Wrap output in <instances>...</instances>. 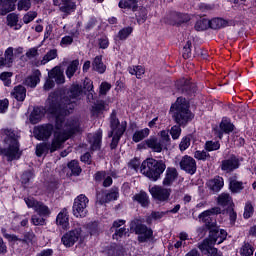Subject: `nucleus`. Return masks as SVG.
I'll use <instances>...</instances> for the list:
<instances>
[{"instance_id":"obj_1","label":"nucleus","mask_w":256,"mask_h":256,"mask_svg":"<svg viewBox=\"0 0 256 256\" xmlns=\"http://www.w3.org/2000/svg\"><path fill=\"white\" fill-rule=\"evenodd\" d=\"M83 93V89L80 85H74L70 88L67 96H59L58 93H52L49 95L46 101V109L51 115L58 117H65V115H71L73 109H75V99Z\"/></svg>"},{"instance_id":"obj_2","label":"nucleus","mask_w":256,"mask_h":256,"mask_svg":"<svg viewBox=\"0 0 256 256\" xmlns=\"http://www.w3.org/2000/svg\"><path fill=\"white\" fill-rule=\"evenodd\" d=\"M79 131V120H68L65 122V117L56 116V124L54 131V139L50 144V153H55L57 149L61 148V145L71 137V135Z\"/></svg>"},{"instance_id":"obj_3","label":"nucleus","mask_w":256,"mask_h":256,"mask_svg":"<svg viewBox=\"0 0 256 256\" xmlns=\"http://www.w3.org/2000/svg\"><path fill=\"white\" fill-rule=\"evenodd\" d=\"M221 214V208L214 207L210 210H206L199 215V219H202L203 223L207 229H209V237L204 240V243H208L209 245H215L217 243L219 245V228H217V222L211 219V215H219Z\"/></svg>"},{"instance_id":"obj_4","label":"nucleus","mask_w":256,"mask_h":256,"mask_svg":"<svg viewBox=\"0 0 256 256\" xmlns=\"http://www.w3.org/2000/svg\"><path fill=\"white\" fill-rule=\"evenodd\" d=\"M165 169H167L165 161L148 158L142 162L140 173L148 177L151 181H159L161 174L165 173Z\"/></svg>"},{"instance_id":"obj_5","label":"nucleus","mask_w":256,"mask_h":256,"mask_svg":"<svg viewBox=\"0 0 256 256\" xmlns=\"http://www.w3.org/2000/svg\"><path fill=\"white\" fill-rule=\"evenodd\" d=\"M170 111L174 112L172 117L180 127H185L187 123L193 121V113L189 110V104L185 98H178L171 106Z\"/></svg>"},{"instance_id":"obj_6","label":"nucleus","mask_w":256,"mask_h":256,"mask_svg":"<svg viewBox=\"0 0 256 256\" xmlns=\"http://www.w3.org/2000/svg\"><path fill=\"white\" fill-rule=\"evenodd\" d=\"M4 135H6L4 141L7 148L1 150L2 155L7 157L8 161H15V159H19L21 157V151H19V141L17 140V136L15 132L9 129L2 130Z\"/></svg>"},{"instance_id":"obj_7","label":"nucleus","mask_w":256,"mask_h":256,"mask_svg":"<svg viewBox=\"0 0 256 256\" xmlns=\"http://www.w3.org/2000/svg\"><path fill=\"white\" fill-rule=\"evenodd\" d=\"M130 231L138 235L139 243H146L153 237V230L141 223L139 219H134L130 222Z\"/></svg>"},{"instance_id":"obj_8","label":"nucleus","mask_w":256,"mask_h":256,"mask_svg":"<svg viewBox=\"0 0 256 256\" xmlns=\"http://www.w3.org/2000/svg\"><path fill=\"white\" fill-rule=\"evenodd\" d=\"M87 205H89V198L85 194H80L74 200L73 215L75 217H87Z\"/></svg>"},{"instance_id":"obj_9","label":"nucleus","mask_w":256,"mask_h":256,"mask_svg":"<svg viewBox=\"0 0 256 256\" xmlns=\"http://www.w3.org/2000/svg\"><path fill=\"white\" fill-rule=\"evenodd\" d=\"M81 233H83L81 227L66 232L61 238L63 245H65V247H73V245L79 241Z\"/></svg>"},{"instance_id":"obj_10","label":"nucleus","mask_w":256,"mask_h":256,"mask_svg":"<svg viewBox=\"0 0 256 256\" xmlns=\"http://www.w3.org/2000/svg\"><path fill=\"white\" fill-rule=\"evenodd\" d=\"M97 203L105 205V203H111V201H117L119 199V190L111 189L109 192L101 190L96 195Z\"/></svg>"},{"instance_id":"obj_11","label":"nucleus","mask_w":256,"mask_h":256,"mask_svg":"<svg viewBox=\"0 0 256 256\" xmlns=\"http://www.w3.org/2000/svg\"><path fill=\"white\" fill-rule=\"evenodd\" d=\"M150 193L156 201L165 202L169 201V197H171V189L164 188L162 186H153L150 188Z\"/></svg>"},{"instance_id":"obj_12","label":"nucleus","mask_w":256,"mask_h":256,"mask_svg":"<svg viewBox=\"0 0 256 256\" xmlns=\"http://www.w3.org/2000/svg\"><path fill=\"white\" fill-rule=\"evenodd\" d=\"M180 169L188 173V175H195L197 173V161L193 157L185 155L180 161Z\"/></svg>"},{"instance_id":"obj_13","label":"nucleus","mask_w":256,"mask_h":256,"mask_svg":"<svg viewBox=\"0 0 256 256\" xmlns=\"http://www.w3.org/2000/svg\"><path fill=\"white\" fill-rule=\"evenodd\" d=\"M241 162L235 154H231L228 159H225L221 162L220 169L226 173H232L235 169H239Z\"/></svg>"},{"instance_id":"obj_14","label":"nucleus","mask_w":256,"mask_h":256,"mask_svg":"<svg viewBox=\"0 0 256 256\" xmlns=\"http://www.w3.org/2000/svg\"><path fill=\"white\" fill-rule=\"evenodd\" d=\"M53 129L54 127L52 124H44L35 128L34 135L40 141H45L46 139H49L51 135H53Z\"/></svg>"},{"instance_id":"obj_15","label":"nucleus","mask_w":256,"mask_h":256,"mask_svg":"<svg viewBox=\"0 0 256 256\" xmlns=\"http://www.w3.org/2000/svg\"><path fill=\"white\" fill-rule=\"evenodd\" d=\"M110 127L111 132L108 134V137H113V134L117 133L120 127H124V131L127 130V122L120 123L119 119L117 118V112L113 110L110 115Z\"/></svg>"},{"instance_id":"obj_16","label":"nucleus","mask_w":256,"mask_h":256,"mask_svg":"<svg viewBox=\"0 0 256 256\" xmlns=\"http://www.w3.org/2000/svg\"><path fill=\"white\" fill-rule=\"evenodd\" d=\"M178 176H179V173L177 172L176 168L168 167L166 169V173H165L162 185L164 187H171V185L175 183V180L177 179Z\"/></svg>"},{"instance_id":"obj_17","label":"nucleus","mask_w":256,"mask_h":256,"mask_svg":"<svg viewBox=\"0 0 256 256\" xmlns=\"http://www.w3.org/2000/svg\"><path fill=\"white\" fill-rule=\"evenodd\" d=\"M15 61V55L13 54V47H9L4 52V57H0V69L3 67H11Z\"/></svg>"},{"instance_id":"obj_18","label":"nucleus","mask_w":256,"mask_h":256,"mask_svg":"<svg viewBox=\"0 0 256 256\" xmlns=\"http://www.w3.org/2000/svg\"><path fill=\"white\" fill-rule=\"evenodd\" d=\"M77 9V4L73 0H61L59 4V10L64 13V17L71 15Z\"/></svg>"},{"instance_id":"obj_19","label":"nucleus","mask_w":256,"mask_h":256,"mask_svg":"<svg viewBox=\"0 0 256 256\" xmlns=\"http://www.w3.org/2000/svg\"><path fill=\"white\" fill-rule=\"evenodd\" d=\"M48 77L52 80L54 79L57 85H63V83H65V74L63 72V69H61L59 66L54 67L48 73Z\"/></svg>"},{"instance_id":"obj_20","label":"nucleus","mask_w":256,"mask_h":256,"mask_svg":"<svg viewBox=\"0 0 256 256\" xmlns=\"http://www.w3.org/2000/svg\"><path fill=\"white\" fill-rule=\"evenodd\" d=\"M233 129H235V126L227 121V120H222V122L220 123V130L219 129H215V135H217V137H219V139H223V133H232Z\"/></svg>"},{"instance_id":"obj_21","label":"nucleus","mask_w":256,"mask_h":256,"mask_svg":"<svg viewBox=\"0 0 256 256\" xmlns=\"http://www.w3.org/2000/svg\"><path fill=\"white\" fill-rule=\"evenodd\" d=\"M88 139L92 151H97L98 149H101V139H103V132L98 130L95 134L89 135Z\"/></svg>"},{"instance_id":"obj_22","label":"nucleus","mask_w":256,"mask_h":256,"mask_svg":"<svg viewBox=\"0 0 256 256\" xmlns=\"http://www.w3.org/2000/svg\"><path fill=\"white\" fill-rule=\"evenodd\" d=\"M224 185L225 182L221 176H216L214 179L207 182V187L210 189V191H214V193H219V190L223 189Z\"/></svg>"},{"instance_id":"obj_23","label":"nucleus","mask_w":256,"mask_h":256,"mask_svg":"<svg viewBox=\"0 0 256 256\" xmlns=\"http://www.w3.org/2000/svg\"><path fill=\"white\" fill-rule=\"evenodd\" d=\"M217 203L220 207H224L225 209H229L235 205L233 204V198L229 193L220 194L217 198Z\"/></svg>"},{"instance_id":"obj_24","label":"nucleus","mask_w":256,"mask_h":256,"mask_svg":"<svg viewBox=\"0 0 256 256\" xmlns=\"http://www.w3.org/2000/svg\"><path fill=\"white\" fill-rule=\"evenodd\" d=\"M92 69L100 75H103L107 71V66L103 63V56H96L92 62Z\"/></svg>"},{"instance_id":"obj_25","label":"nucleus","mask_w":256,"mask_h":256,"mask_svg":"<svg viewBox=\"0 0 256 256\" xmlns=\"http://www.w3.org/2000/svg\"><path fill=\"white\" fill-rule=\"evenodd\" d=\"M146 145L149 149H152L154 153H161V151H163V147H165L156 137L147 139Z\"/></svg>"},{"instance_id":"obj_26","label":"nucleus","mask_w":256,"mask_h":256,"mask_svg":"<svg viewBox=\"0 0 256 256\" xmlns=\"http://www.w3.org/2000/svg\"><path fill=\"white\" fill-rule=\"evenodd\" d=\"M11 95L14 97V99L23 102L25 101V97H27V89L23 85L15 86L11 92Z\"/></svg>"},{"instance_id":"obj_27","label":"nucleus","mask_w":256,"mask_h":256,"mask_svg":"<svg viewBox=\"0 0 256 256\" xmlns=\"http://www.w3.org/2000/svg\"><path fill=\"white\" fill-rule=\"evenodd\" d=\"M179 90L182 93H187L188 95H191L195 93V91H197V85L189 80H183Z\"/></svg>"},{"instance_id":"obj_28","label":"nucleus","mask_w":256,"mask_h":256,"mask_svg":"<svg viewBox=\"0 0 256 256\" xmlns=\"http://www.w3.org/2000/svg\"><path fill=\"white\" fill-rule=\"evenodd\" d=\"M56 223L62 229H67L69 227V216L67 215V209H63L56 218Z\"/></svg>"},{"instance_id":"obj_29","label":"nucleus","mask_w":256,"mask_h":256,"mask_svg":"<svg viewBox=\"0 0 256 256\" xmlns=\"http://www.w3.org/2000/svg\"><path fill=\"white\" fill-rule=\"evenodd\" d=\"M41 77V71L36 70L34 71L33 75L27 77L25 79V85H27V87H37V83H39V81H41L40 79Z\"/></svg>"},{"instance_id":"obj_30","label":"nucleus","mask_w":256,"mask_h":256,"mask_svg":"<svg viewBox=\"0 0 256 256\" xmlns=\"http://www.w3.org/2000/svg\"><path fill=\"white\" fill-rule=\"evenodd\" d=\"M15 9V2L9 0H0V13L1 15H7Z\"/></svg>"},{"instance_id":"obj_31","label":"nucleus","mask_w":256,"mask_h":256,"mask_svg":"<svg viewBox=\"0 0 256 256\" xmlns=\"http://www.w3.org/2000/svg\"><path fill=\"white\" fill-rule=\"evenodd\" d=\"M139 0H121L119 2L120 9H131L132 11H137L139 9Z\"/></svg>"},{"instance_id":"obj_32","label":"nucleus","mask_w":256,"mask_h":256,"mask_svg":"<svg viewBox=\"0 0 256 256\" xmlns=\"http://www.w3.org/2000/svg\"><path fill=\"white\" fill-rule=\"evenodd\" d=\"M211 245L207 242H203L200 246L199 249L204 253V255H210V256H219L217 248H213Z\"/></svg>"},{"instance_id":"obj_33","label":"nucleus","mask_w":256,"mask_h":256,"mask_svg":"<svg viewBox=\"0 0 256 256\" xmlns=\"http://www.w3.org/2000/svg\"><path fill=\"white\" fill-rule=\"evenodd\" d=\"M125 133V127L121 126L117 132H114L112 135V142L110 144L111 149H117V145H119V141L123 134Z\"/></svg>"},{"instance_id":"obj_34","label":"nucleus","mask_w":256,"mask_h":256,"mask_svg":"<svg viewBox=\"0 0 256 256\" xmlns=\"http://www.w3.org/2000/svg\"><path fill=\"white\" fill-rule=\"evenodd\" d=\"M229 22L222 18H213L210 20V29H223V27H227Z\"/></svg>"},{"instance_id":"obj_35","label":"nucleus","mask_w":256,"mask_h":256,"mask_svg":"<svg viewBox=\"0 0 256 256\" xmlns=\"http://www.w3.org/2000/svg\"><path fill=\"white\" fill-rule=\"evenodd\" d=\"M150 130L149 128H144L142 130L136 131L133 134V141L134 143H139L140 141H143V139L149 137Z\"/></svg>"},{"instance_id":"obj_36","label":"nucleus","mask_w":256,"mask_h":256,"mask_svg":"<svg viewBox=\"0 0 256 256\" xmlns=\"http://www.w3.org/2000/svg\"><path fill=\"white\" fill-rule=\"evenodd\" d=\"M43 117V112L41 111V108H34L32 113L30 114V122L33 125H37L39 121H41Z\"/></svg>"},{"instance_id":"obj_37","label":"nucleus","mask_w":256,"mask_h":256,"mask_svg":"<svg viewBox=\"0 0 256 256\" xmlns=\"http://www.w3.org/2000/svg\"><path fill=\"white\" fill-rule=\"evenodd\" d=\"M77 69H79V60L72 61L66 69V77L71 79L75 73H77Z\"/></svg>"},{"instance_id":"obj_38","label":"nucleus","mask_w":256,"mask_h":256,"mask_svg":"<svg viewBox=\"0 0 256 256\" xmlns=\"http://www.w3.org/2000/svg\"><path fill=\"white\" fill-rule=\"evenodd\" d=\"M134 200L140 203L142 207H147L149 205V196L145 192L136 194Z\"/></svg>"},{"instance_id":"obj_39","label":"nucleus","mask_w":256,"mask_h":256,"mask_svg":"<svg viewBox=\"0 0 256 256\" xmlns=\"http://www.w3.org/2000/svg\"><path fill=\"white\" fill-rule=\"evenodd\" d=\"M51 149V144L48 143H40L36 146V155L37 157H42L45 153H49Z\"/></svg>"},{"instance_id":"obj_40","label":"nucleus","mask_w":256,"mask_h":256,"mask_svg":"<svg viewBox=\"0 0 256 256\" xmlns=\"http://www.w3.org/2000/svg\"><path fill=\"white\" fill-rule=\"evenodd\" d=\"M255 253V248L249 242H244V245L240 248L241 256H253Z\"/></svg>"},{"instance_id":"obj_41","label":"nucleus","mask_w":256,"mask_h":256,"mask_svg":"<svg viewBox=\"0 0 256 256\" xmlns=\"http://www.w3.org/2000/svg\"><path fill=\"white\" fill-rule=\"evenodd\" d=\"M34 211H36V213L42 217H48V215H51V210H49V207L45 206V204L41 202L38 203Z\"/></svg>"},{"instance_id":"obj_42","label":"nucleus","mask_w":256,"mask_h":256,"mask_svg":"<svg viewBox=\"0 0 256 256\" xmlns=\"http://www.w3.org/2000/svg\"><path fill=\"white\" fill-rule=\"evenodd\" d=\"M210 27V20L207 18H202L198 20L195 24L196 31H205Z\"/></svg>"},{"instance_id":"obj_43","label":"nucleus","mask_w":256,"mask_h":256,"mask_svg":"<svg viewBox=\"0 0 256 256\" xmlns=\"http://www.w3.org/2000/svg\"><path fill=\"white\" fill-rule=\"evenodd\" d=\"M243 182H239L236 179L230 178V190L232 193H240L243 191Z\"/></svg>"},{"instance_id":"obj_44","label":"nucleus","mask_w":256,"mask_h":256,"mask_svg":"<svg viewBox=\"0 0 256 256\" xmlns=\"http://www.w3.org/2000/svg\"><path fill=\"white\" fill-rule=\"evenodd\" d=\"M53 59H57V49L48 51L41 60V65H47V63H49V61H53Z\"/></svg>"},{"instance_id":"obj_45","label":"nucleus","mask_w":256,"mask_h":256,"mask_svg":"<svg viewBox=\"0 0 256 256\" xmlns=\"http://www.w3.org/2000/svg\"><path fill=\"white\" fill-rule=\"evenodd\" d=\"M173 17L175 19V23L178 25H181V23H188V21H191V17L188 14H181L175 12L173 14Z\"/></svg>"},{"instance_id":"obj_46","label":"nucleus","mask_w":256,"mask_h":256,"mask_svg":"<svg viewBox=\"0 0 256 256\" xmlns=\"http://www.w3.org/2000/svg\"><path fill=\"white\" fill-rule=\"evenodd\" d=\"M131 33H133V27L128 26V27L121 29L118 32L117 37H118V39H120V41H125V39H127V37H129V35H131Z\"/></svg>"},{"instance_id":"obj_47","label":"nucleus","mask_w":256,"mask_h":256,"mask_svg":"<svg viewBox=\"0 0 256 256\" xmlns=\"http://www.w3.org/2000/svg\"><path fill=\"white\" fill-rule=\"evenodd\" d=\"M165 215H167V212H157V211H153L148 218L146 219V222L151 224V222L154 221H159V219H163V217H165Z\"/></svg>"},{"instance_id":"obj_48","label":"nucleus","mask_w":256,"mask_h":256,"mask_svg":"<svg viewBox=\"0 0 256 256\" xmlns=\"http://www.w3.org/2000/svg\"><path fill=\"white\" fill-rule=\"evenodd\" d=\"M68 168L75 176H79L81 174V167L79 166V162H77V160H72L70 163H68Z\"/></svg>"},{"instance_id":"obj_49","label":"nucleus","mask_w":256,"mask_h":256,"mask_svg":"<svg viewBox=\"0 0 256 256\" xmlns=\"http://www.w3.org/2000/svg\"><path fill=\"white\" fill-rule=\"evenodd\" d=\"M194 158L198 161H207V159H211V155L205 150H197L194 153Z\"/></svg>"},{"instance_id":"obj_50","label":"nucleus","mask_w":256,"mask_h":256,"mask_svg":"<svg viewBox=\"0 0 256 256\" xmlns=\"http://www.w3.org/2000/svg\"><path fill=\"white\" fill-rule=\"evenodd\" d=\"M13 77V72H3L0 74V79L3 81L6 87L11 85V78Z\"/></svg>"},{"instance_id":"obj_51","label":"nucleus","mask_w":256,"mask_h":256,"mask_svg":"<svg viewBox=\"0 0 256 256\" xmlns=\"http://www.w3.org/2000/svg\"><path fill=\"white\" fill-rule=\"evenodd\" d=\"M221 148V144L219 142L207 141L205 143V151H218Z\"/></svg>"},{"instance_id":"obj_52","label":"nucleus","mask_w":256,"mask_h":256,"mask_svg":"<svg viewBox=\"0 0 256 256\" xmlns=\"http://www.w3.org/2000/svg\"><path fill=\"white\" fill-rule=\"evenodd\" d=\"M160 143L164 146L167 147V144L169 143V141H171V138L169 137V131L167 130H162L160 132Z\"/></svg>"},{"instance_id":"obj_53","label":"nucleus","mask_w":256,"mask_h":256,"mask_svg":"<svg viewBox=\"0 0 256 256\" xmlns=\"http://www.w3.org/2000/svg\"><path fill=\"white\" fill-rule=\"evenodd\" d=\"M31 9V0H20L18 2V11H29Z\"/></svg>"},{"instance_id":"obj_54","label":"nucleus","mask_w":256,"mask_h":256,"mask_svg":"<svg viewBox=\"0 0 256 256\" xmlns=\"http://www.w3.org/2000/svg\"><path fill=\"white\" fill-rule=\"evenodd\" d=\"M108 254H109V255H112V256H121V255H125V254L123 253V247L117 246V245H115V244L112 246V249L109 250Z\"/></svg>"},{"instance_id":"obj_55","label":"nucleus","mask_w":256,"mask_h":256,"mask_svg":"<svg viewBox=\"0 0 256 256\" xmlns=\"http://www.w3.org/2000/svg\"><path fill=\"white\" fill-rule=\"evenodd\" d=\"M7 21L10 27H15V25L19 23V16H17L15 13H11L7 16Z\"/></svg>"},{"instance_id":"obj_56","label":"nucleus","mask_w":256,"mask_h":256,"mask_svg":"<svg viewBox=\"0 0 256 256\" xmlns=\"http://www.w3.org/2000/svg\"><path fill=\"white\" fill-rule=\"evenodd\" d=\"M191 47H193V45L191 44V41L188 40L185 44V46L183 47V57L185 59H190L191 57Z\"/></svg>"},{"instance_id":"obj_57","label":"nucleus","mask_w":256,"mask_h":256,"mask_svg":"<svg viewBox=\"0 0 256 256\" xmlns=\"http://www.w3.org/2000/svg\"><path fill=\"white\" fill-rule=\"evenodd\" d=\"M170 135L172 136V139H179L181 137V126L175 125L170 130Z\"/></svg>"},{"instance_id":"obj_58","label":"nucleus","mask_w":256,"mask_h":256,"mask_svg":"<svg viewBox=\"0 0 256 256\" xmlns=\"http://www.w3.org/2000/svg\"><path fill=\"white\" fill-rule=\"evenodd\" d=\"M190 145H191V138H189V137L182 138V140L179 144L180 151H186V149H189Z\"/></svg>"},{"instance_id":"obj_59","label":"nucleus","mask_w":256,"mask_h":256,"mask_svg":"<svg viewBox=\"0 0 256 256\" xmlns=\"http://www.w3.org/2000/svg\"><path fill=\"white\" fill-rule=\"evenodd\" d=\"M99 89L101 95H107L111 91V84L109 82H102Z\"/></svg>"},{"instance_id":"obj_60","label":"nucleus","mask_w":256,"mask_h":256,"mask_svg":"<svg viewBox=\"0 0 256 256\" xmlns=\"http://www.w3.org/2000/svg\"><path fill=\"white\" fill-rule=\"evenodd\" d=\"M33 179V173L31 171H26L21 176V182L23 185H27Z\"/></svg>"},{"instance_id":"obj_61","label":"nucleus","mask_w":256,"mask_h":256,"mask_svg":"<svg viewBox=\"0 0 256 256\" xmlns=\"http://www.w3.org/2000/svg\"><path fill=\"white\" fill-rule=\"evenodd\" d=\"M253 205L251 202L246 203L245 209H244V219H249L251 215H253Z\"/></svg>"},{"instance_id":"obj_62","label":"nucleus","mask_w":256,"mask_h":256,"mask_svg":"<svg viewBox=\"0 0 256 256\" xmlns=\"http://www.w3.org/2000/svg\"><path fill=\"white\" fill-rule=\"evenodd\" d=\"M33 225H45V218L41 215H33L31 218Z\"/></svg>"},{"instance_id":"obj_63","label":"nucleus","mask_w":256,"mask_h":256,"mask_svg":"<svg viewBox=\"0 0 256 256\" xmlns=\"http://www.w3.org/2000/svg\"><path fill=\"white\" fill-rule=\"evenodd\" d=\"M124 235H127V229L126 228H119V229H116V231H115V233L113 234L112 237H113V239H116V241H118Z\"/></svg>"},{"instance_id":"obj_64","label":"nucleus","mask_w":256,"mask_h":256,"mask_svg":"<svg viewBox=\"0 0 256 256\" xmlns=\"http://www.w3.org/2000/svg\"><path fill=\"white\" fill-rule=\"evenodd\" d=\"M35 17H37V12L30 11L26 15H24L23 21H24V23L28 24V23H31V21H33V19H35Z\"/></svg>"}]
</instances>
